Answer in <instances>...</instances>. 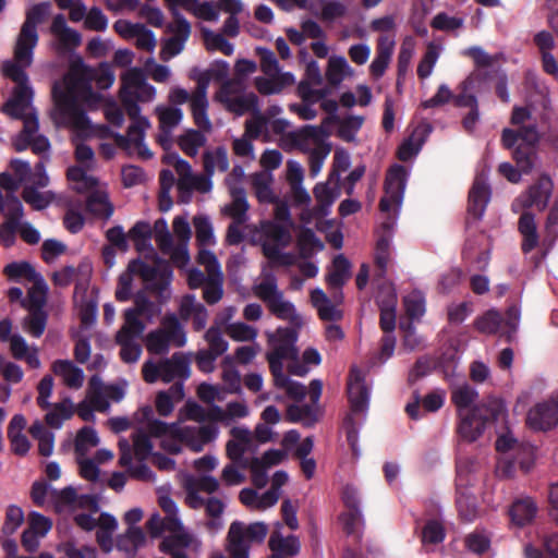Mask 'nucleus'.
<instances>
[{
  "instance_id": "nucleus-6",
  "label": "nucleus",
  "mask_w": 558,
  "mask_h": 558,
  "mask_svg": "<svg viewBox=\"0 0 558 558\" xmlns=\"http://www.w3.org/2000/svg\"><path fill=\"white\" fill-rule=\"evenodd\" d=\"M292 226L288 205L276 202L275 221L263 220L259 225H248L244 231L252 244L260 246L269 264L290 266L294 264L295 255L283 250L292 242Z\"/></svg>"
},
{
  "instance_id": "nucleus-2",
  "label": "nucleus",
  "mask_w": 558,
  "mask_h": 558,
  "mask_svg": "<svg viewBox=\"0 0 558 558\" xmlns=\"http://www.w3.org/2000/svg\"><path fill=\"white\" fill-rule=\"evenodd\" d=\"M134 420L140 427L133 435V447L136 459L146 460L153 450L150 437L158 438L161 447L170 453H179L181 444L192 451L199 452L204 447L217 439L219 427L215 423L197 426L181 423H165L154 417L151 408L144 407L135 413Z\"/></svg>"
},
{
  "instance_id": "nucleus-38",
  "label": "nucleus",
  "mask_w": 558,
  "mask_h": 558,
  "mask_svg": "<svg viewBox=\"0 0 558 558\" xmlns=\"http://www.w3.org/2000/svg\"><path fill=\"white\" fill-rule=\"evenodd\" d=\"M432 132V125L428 122H421L412 134L400 145L398 157L402 161H409L415 158L421 151L426 138Z\"/></svg>"
},
{
  "instance_id": "nucleus-21",
  "label": "nucleus",
  "mask_w": 558,
  "mask_h": 558,
  "mask_svg": "<svg viewBox=\"0 0 558 558\" xmlns=\"http://www.w3.org/2000/svg\"><path fill=\"white\" fill-rule=\"evenodd\" d=\"M143 378L148 384H154L158 379L163 383H170L174 379H186L190 376L189 362L179 353L170 359H165L158 363L148 360L142 367Z\"/></svg>"
},
{
  "instance_id": "nucleus-11",
  "label": "nucleus",
  "mask_w": 558,
  "mask_h": 558,
  "mask_svg": "<svg viewBox=\"0 0 558 558\" xmlns=\"http://www.w3.org/2000/svg\"><path fill=\"white\" fill-rule=\"evenodd\" d=\"M163 159L174 168L178 174L179 190L186 192L193 190L202 193L209 192L213 187L210 177L215 172H226L229 169L228 151L225 147H216L204 153L203 162L206 175L194 174L191 165L177 153L167 154Z\"/></svg>"
},
{
  "instance_id": "nucleus-39",
  "label": "nucleus",
  "mask_w": 558,
  "mask_h": 558,
  "mask_svg": "<svg viewBox=\"0 0 558 558\" xmlns=\"http://www.w3.org/2000/svg\"><path fill=\"white\" fill-rule=\"evenodd\" d=\"M267 307L276 317L290 323L293 326L292 331L295 333V328H301L305 324V318L296 311L294 304L284 298L283 293L277 294V298L269 302ZM289 329L291 330V328Z\"/></svg>"
},
{
  "instance_id": "nucleus-14",
  "label": "nucleus",
  "mask_w": 558,
  "mask_h": 558,
  "mask_svg": "<svg viewBox=\"0 0 558 558\" xmlns=\"http://www.w3.org/2000/svg\"><path fill=\"white\" fill-rule=\"evenodd\" d=\"M68 180L73 190L88 193L86 206L95 217L109 219L113 214V205L109 201L107 186L80 166L68 170Z\"/></svg>"
},
{
  "instance_id": "nucleus-23",
  "label": "nucleus",
  "mask_w": 558,
  "mask_h": 558,
  "mask_svg": "<svg viewBox=\"0 0 558 558\" xmlns=\"http://www.w3.org/2000/svg\"><path fill=\"white\" fill-rule=\"evenodd\" d=\"M49 33L52 36L50 48L60 56L72 52L82 43L81 34L68 25L62 14L52 19Z\"/></svg>"
},
{
  "instance_id": "nucleus-43",
  "label": "nucleus",
  "mask_w": 558,
  "mask_h": 558,
  "mask_svg": "<svg viewBox=\"0 0 558 558\" xmlns=\"http://www.w3.org/2000/svg\"><path fill=\"white\" fill-rule=\"evenodd\" d=\"M208 106L207 92L204 90V86L202 89L196 88L195 92L192 93L190 108L194 123L198 129L205 132H210L213 129L211 121L207 113Z\"/></svg>"
},
{
  "instance_id": "nucleus-47",
  "label": "nucleus",
  "mask_w": 558,
  "mask_h": 558,
  "mask_svg": "<svg viewBox=\"0 0 558 558\" xmlns=\"http://www.w3.org/2000/svg\"><path fill=\"white\" fill-rule=\"evenodd\" d=\"M228 187L231 195V203L226 205L223 213L238 222H245L247 219L248 203L242 186H234L228 180Z\"/></svg>"
},
{
  "instance_id": "nucleus-42",
  "label": "nucleus",
  "mask_w": 558,
  "mask_h": 558,
  "mask_svg": "<svg viewBox=\"0 0 558 558\" xmlns=\"http://www.w3.org/2000/svg\"><path fill=\"white\" fill-rule=\"evenodd\" d=\"M294 83L295 76L291 72H278V74L264 75L255 78V86L263 95L279 94Z\"/></svg>"
},
{
  "instance_id": "nucleus-53",
  "label": "nucleus",
  "mask_w": 558,
  "mask_h": 558,
  "mask_svg": "<svg viewBox=\"0 0 558 558\" xmlns=\"http://www.w3.org/2000/svg\"><path fill=\"white\" fill-rule=\"evenodd\" d=\"M488 238L484 233H480L474 236H469L463 255L469 260L476 262L480 266H485L488 262Z\"/></svg>"
},
{
  "instance_id": "nucleus-62",
  "label": "nucleus",
  "mask_w": 558,
  "mask_h": 558,
  "mask_svg": "<svg viewBox=\"0 0 558 558\" xmlns=\"http://www.w3.org/2000/svg\"><path fill=\"white\" fill-rule=\"evenodd\" d=\"M88 402L93 409L99 412L108 411L110 401L105 390V385L99 376L95 375L89 380L88 391L86 395Z\"/></svg>"
},
{
  "instance_id": "nucleus-40",
  "label": "nucleus",
  "mask_w": 558,
  "mask_h": 558,
  "mask_svg": "<svg viewBox=\"0 0 558 558\" xmlns=\"http://www.w3.org/2000/svg\"><path fill=\"white\" fill-rule=\"evenodd\" d=\"M252 291L254 295L266 305L277 298V294L282 293L278 289L275 275L269 270V264L263 265L260 275L255 279L252 286Z\"/></svg>"
},
{
  "instance_id": "nucleus-12",
  "label": "nucleus",
  "mask_w": 558,
  "mask_h": 558,
  "mask_svg": "<svg viewBox=\"0 0 558 558\" xmlns=\"http://www.w3.org/2000/svg\"><path fill=\"white\" fill-rule=\"evenodd\" d=\"M511 123L519 126L518 131L505 129L502 143L508 148H514L513 157L522 172H529L534 165L535 145L538 142V132L531 123V112L523 107H515Z\"/></svg>"
},
{
  "instance_id": "nucleus-28",
  "label": "nucleus",
  "mask_w": 558,
  "mask_h": 558,
  "mask_svg": "<svg viewBox=\"0 0 558 558\" xmlns=\"http://www.w3.org/2000/svg\"><path fill=\"white\" fill-rule=\"evenodd\" d=\"M553 192V182L550 178L543 175L537 183L529 191L518 197L512 207L517 211L520 208L536 207L538 210L545 209Z\"/></svg>"
},
{
  "instance_id": "nucleus-48",
  "label": "nucleus",
  "mask_w": 558,
  "mask_h": 558,
  "mask_svg": "<svg viewBox=\"0 0 558 558\" xmlns=\"http://www.w3.org/2000/svg\"><path fill=\"white\" fill-rule=\"evenodd\" d=\"M119 447H120V451H121V454L119 458V463L121 466L128 469V471L132 477L141 480V481H147V482L156 481L155 473L146 464H140L136 466H134L132 464L131 448H130V444L126 439H120Z\"/></svg>"
},
{
  "instance_id": "nucleus-49",
  "label": "nucleus",
  "mask_w": 558,
  "mask_h": 558,
  "mask_svg": "<svg viewBox=\"0 0 558 558\" xmlns=\"http://www.w3.org/2000/svg\"><path fill=\"white\" fill-rule=\"evenodd\" d=\"M52 371L69 388L78 389L84 384L85 375L83 369L69 360L53 362Z\"/></svg>"
},
{
  "instance_id": "nucleus-46",
  "label": "nucleus",
  "mask_w": 558,
  "mask_h": 558,
  "mask_svg": "<svg viewBox=\"0 0 558 558\" xmlns=\"http://www.w3.org/2000/svg\"><path fill=\"white\" fill-rule=\"evenodd\" d=\"M271 558H291L300 550L299 538L294 535L283 536L280 531H274L269 537Z\"/></svg>"
},
{
  "instance_id": "nucleus-55",
  "label": "nucleus",
  "mask_w": 558,
  "mask_h": 558,
  "mask_svg": "<svg viewBox=\"0 0 558 558\" xmlns=\"http://www.w3.org/2000/svg\"><path fill=\"white\" fill-rule=\"evenodd\" d=\"M151 227L148 222L137 221L129 231V239L142 255L154 254Z\"/></svg>"
},
{
  "instance_id": "nucleus-20",
  "label": "nucleus",
  "mask_w": 558,
  "mask_h": 558,
  "mask_svg": "<svg viewBox=\"0 0 558 558\" xmlns=\"http://www.w3.org/2000/svg\"><path fill=\"white\" fill-rule=\"evenodd\" d=\"M186 336L174 314L166 315L160 328L146 336V348L153 354H166L171 345L183 347Z\"/></svg>"
},
{
  "instance_id": "nucleus-19",
  "label": "nucleus",
  "mask_w": 558,
  "mask_h": 558,
  "mask_svg": "<svg viewBox=\"0 0 558 558\" xmlns=\"http://www.w3.org/2000/svg\"><path fill=\"white\" fill-rule=\"evenodd\" d=\"M505 420H507V417ZM505 423L506 421L495 423L496 425H500L496 440V450L499 453L496 473L500 477H510L513 474V466L511 464L512 457H514V453L531 457L532 445L519 441L512 430L509 429L508 426H504Z\"/></svg>"
},
{
  "instance_id": "nucleus-52",
  "label": "nucleus",
  "mask_w": 558,
  "mask_h": 558,
  "mask_svg": "<svg viewBox=\"0 0 558 558\" xmlns=\"http://www.w3.org/2000/svg\"><path fill=\"white\" fill-rule=\"evenodd\" d=\"M145 544L146 535L138 526L128 527V530L117 538V548L129 557H133Z\"/></svg>"
},
{
  "instance_id": "nucleus-41",
  "label": "nucleus",
  "mask_w": 558,
  "mask_h": 558,
  "mask_svg": "<svg viewBox=\"0 0 558 558\" xmlns=\"http://www.w3.org/2000/svg\"><path fill=\"white\" fill-rule=\"evenodd\" d=\"M12 356L20 361H25L32 368H39L41 362L38 356V348L27 343L20 333L11 335L8 339Z\"/></svg>"
},
{
  "instance_id": "nucleus-29",
  "label": "nucleus",
  "mask_w": 558,
  "mask_h": 558,
  "mask_svg": "<svg viewBox=\"0 0 558 558\" xmlns=\"http://www.w3.org/2000/svg\"><path fill=\"white\" fill-rule=\"evenodd\" d=\"M526 422L536 430H547L558 425V398H549L533 407Z\"/></svg>"
},
{
  "instance_id": "nucleus-60",
  "label": "nucleus",
  "mask_w": 558,
  "mask_h": 558,
  "mask_svg": "<svg viewBox=\"0 0 558 558\" xmlns=\"http://www.w3.org/2000/svg\"><path fill=\"white\" fill-rule=\"evenodd\" d=\"M477 471V462L471 457H461L457 461V489H470L475 483V473Z\"/></svg>"
},
{
  "instance_id": "nucleus-30",
  "label": "nucleus",
  "mask_w": 558,
  "mask_h": 558,
  "mask_svg": "<svg viewBox=\"0 0 558 558\" xmlns=\"http://www.w3.org/2000/svg\"><path fill=\"white\" fill-rule=\"evenodd\" d=\"M51 507L58 512H68L76 510H90L97 508V501L89 495H77L75 489L66 487L62 490H57L52 500Z\"/></svg>"
},
{
  "instance_id": "nucleus-31",
  "label": "nucleus",
  "mask_w": 558,
  "mask_h": 558,
  "mask_svg": "<svg viewBox=\"0 0 558 558\" xmlns=\"http://www.w3.org/2000/svg\"><path fill=\"white\" fill-rule=\"evenodd\" d=\"M52 521L38 513L32 512L28 517V527L22 533L21 542L25 550L34 553L40 545V539L44 538L51 530Z\"/></svg>"
},
{
  "instance_id": "nucleus-64",
  "label": "nucleus",
  "mask_w": 558,
  "mask_h": 558,
  "mask_svg": "<svg viewBox=\"0 0 558 558\" xmlns=\"http://www.w3.org/2000/svg\"><path fill=\"white\" fill-rule=\"evenodd\" d=\"M274 177L271 172L260 171L252 177V184L256 197L262 203H274L275 195L271 189Z\"/></svg>"
},
{
  "instance_id": "nucleus-16",
  "label": "nucleus",
  "mask_w": 558,
  "mask_h": 558,
  "mask_svg": "<svg viewBox=\"0 0 558 558\" xmlns=\"http://www.w3.org/2000/svg\"><path fill=\"white\" fill-rule=\"evenodd\" d=\"M17 185L5 174H0V214L7 221L0 225V244L10 247L15 242L19 220L23 217V205L16 196Z\"/></svg>"
},
{
  "instance_id": "nucleus-17",
  "label": "nucleus",
  "mask_w": 558,
  "mask_h": 558,
  "mask_svg": "<svg viewBox=\"0 0 558 558\" xmlns=\"http://www.w3.org/2000/svg\"><path fill=\"white\" fill-rule=\"evenodd\" d=\"M518 227L522 236V250L524 253H529L538 246H541L545 253L548 252L558 239V199L549 210L542 241L537 232L535 217L530 211H524L520 216Z\"/></svg>"
},
{
  "instance_id": "nucleus-34",
  "label": "nucleus",
  "mask_w": 558,
  "mask_h": 558,
  "mask_svg": "<svg viewBox=\"0 0 558 558\" xmlns=\"http://www.w3.org/2000/svg\"><path fill=\"white\" fill-rule=\"evenodd\" d=\"M488 172L483 169L477 173L469 195V211L475 219H481L490 199V189L487 183Z\"/></svg>"
},
{
  "instance_id": "nucleus-13",
  "label": "nucleus",
  "mask_w": 558,
  "mask_h": 558,
  "mask_svg": "<svg viewBox=\"0 0 558 558\" xmlns=\"http://www.w3.org/2000/svg\"><path fill=\"white\" fill-rule=\"evenodd\" d=\"M138 275L144 280L146 288L157 292L161 298H168L169 287L172 281V270L167 263H158L156 267H149L140 259L132 260L126 271L119 277L116 290L117 300L128 301L132 293L133 276Z\"/></svg>"
},
{
  "instance_id": "nucleus-3",
  "label": "nucleus",
  "mask_w": 558,
  "mask_h": 558,
  "mask_svg": "<svg viewBox=\"0 0 558 558\" xmlns=\"http://www.w3.org/2000/svg\"><path fill=\"white\" fill-rule=\"evenodd\" d=\"M156 88L150 85L142 70L131 68L121 75L120 99L131 120L126 135L108 130L105 137H113L117 146L129 155L148 159L151 153L145 144V133L150 128L149 120L141 114L140 102H151L156 98Z\"/></svg>"
},
{
  "instance_id": "nucleus-7",
  "label": "nucleus",
  "mask_w": 558,
  "mask_h": 558,
  "mask_svg": "<svg viewBox=\"0 0 558 558\" xmlns=\"http://www.w3.org/2000/svg\"><path fill=\"white\" fill-rule=\"evenodd\" d=\"M270 351L267 353L270 372L274 376V384L277 388L286 391L289 398L302 400L307 390L304 385L290 379L283 373V363L288 362L290 373L303 376L308 368L299 365L298 349L295 347L298 333L288 328H278L275 332H266Z\"/></svg>"
},
{
  "instance_id": "nucleus-26",
  "label": "nucleus",
  "mask_w": 558,
  "mask_h": 558,
  "mask_svg": "<svg viewBox=\"0 0 558 558\" xmlns=\"http://www.w3.org/2000/svg\"><path fill=\"white\" fill-rule=\"evenodd\" d=\"M172 229L175 241L173 240V248L168 256L172 263L182 268L190 262L189 242L191 239V227L185 217L177 216L172 221Z\"/></svg>"
},
{
  "instance_id": "nucleus-59",
  "label": "nucleus",
  "mask_w": 558,
  "mask_h": 558,
  "mask_svg": "<svg viewBox=\"0 0 558 558\" xmlns=\"http://www.w3.org/2000/svg\"><path fill=\"white\" fill-rule=\"evenodd\" d=\"M184 397L183 385L177 383L168 391H160L156 397V410L161 416H168L174 409V403Z\"/></svg>"
},
{
  "instance_id": "nucleus-58",
  "label": "nucleus",
  "mask_w": 558,
  "mask_h": 558,
  "mask_svg": "<svg viewBox=\"0 0 558 558\" xmlns=\"http://www.w3.org/2000/svg\"><path fill=\"white\" fill-rule=\"evenodd\" d=\"M205 131L189 129L185 130L178 137V145L180 149L190 157H195L199 149L207 143V136Z\"/></svg>"
},
{
  "instance_id": "nucleus-24",
  "label": "nucleus",
  "mask_w": 558,
  "mask_h": 558,
  "mask_svg": "<svg viewBox=\"0 0 558 558\" xmlns=\"http://www.w3.org/2000/svg\"><path fill=\"white\" fill-rule=\"evenodd\" d=\"M167 31L170 37L162 43L160 50V59L162 61H169L183 51L191 34V25L184 16H177L174 21L168 25Z\"/></svg>"
},
{
  "instance_id": "nucleus-50",
  "label": "nucleus",
  "mask_w": 558,
  "mask_h": 558,
  "mask_svg": "<svg viewBox=\"0 0 558 558\" xmlns=\"http://www.w3.org/2000/svg\"><path fill=\"white\" fill-rule=\"evenodd\" d=\"M240 500L251 510L265 511L278 501V494L275 490H267L263 494L251 488H244L240 492Z\"/></svg>"
},
{
  "instance_id": "nucleus-61",
  "label": "nucleus",
  "mask_w": 558,
  "mask_h": 558,
  "mask_svg": "<svg viewBox=\"0 0 558 558\" xmlns=\"http://www.w3.org/2000/svg\"><path fill=\"white\" fill-rule=\"evenodd\" d=\"M221 380L227 393H240L242 391L241 375L236 369L232 355H226L221 361Z\"/></svg>"
},
{
  "instance_id": "nucleus-32",
  "label": "nucleus",
  "mask_w": 558,
  "mask_h": 558,
  "mask_svg": "<svg viewBox=\"0 0 558 558\" xmlns=\"http://www.w3.org/2000/svg\"><path fill=\"white\" fill-rule=\"evenodd\" d=\"M131 322L123 324L116 335V342L120 345V356L125 363H136L142 355V345L140 338L143 333H137L135 328L131 327Z\"/></svg>"
},
{
  "instance_id": "nucleus-44",
  "label": "nucleus",
  "mask_w": 558,
  "mask_h": 558,
  "mask_svg": "<svg viewBox=\"0 0 558 558\" xmlns=\"http://www.w3.org/2000/svg\"><path fill=\"white\" fill-rule=\"evenodd\" d=\"M118 526V520L112 514L108 512H101L98 514L96 539L105 553L112 551L113 534L117 532Z\"/></svg>"
},
{
  "instance_id": "nucleus-57",
  "label": "nucleus",
  "mask_w": 558,
  "mask_h": 558,
  "mask_svg": "<svg viewBox=\"0 0 558 558\" xmlns=\"http://www.w3.org/2000/svg\"><path fill=\"white\" fill-rule=\"evenodd\" d=\"M31 287L27 290L26 300H22V306L25 308H41L47 301L48 286L43 276L38 274L35 278L28 281Z\"/></svg>"
},
{
  "instance_id": "nucleus-25",
  "label": "nucleus",
  "mask_w": 558,
  "mask_h": 558,
  "mask_svg": "<svg viewBox=\"0 0 558 558\" xmlns=\"http://www.w3.org/2000/svg\"><path fill=\"white\" fill-rule=\"evenodd\" d=\"M159 314L160 307L141 292L135 295L134 306L124 311L123 324H128L130 319L131 327L135 328L137 333H143L146 323H151Z\"/></svg>"
},
{
  "instance_id": "nucleus-5",
  "label": "nucleus",
  "mask_w": 558,
  "mask_h": 558,
  "mask_svg": "<svg viewBox=\"0 0 558 558\" xmlns=\"http://www.w3.org/2000/svg\"><path fill=\"white\" fill-rule=\"evenodd\" d=\"M477 391L468 384H461L452 389V401L459 416L458 432L460 436L474 441L483 435L492 423L504 422L507 409L501 399L488 398L475 404Z\"/></svg>"
},
{
  "instance_id": "nucleus-35",
  "label": "nucleus",
  "mask_w": 558,
  "mask_h": 558,
  "mask_svg": "<svg viewBox=\"0 0 558 558\" xmlns=\"http://www.w3.org/2000/svg\"><path fill=\"white\" fill-rule=\"evenodd\" d=\"M230 433L231 439L227 442V454L232 462L245 468L247 462L243 460V456L254 447L252 432L247 427L236 426Z\"/></svg>"
},
{
  "instance_id": "nucleus-45",
  "label": "nucleus",
  "mask_w": 558,
  "mask_h": 558,
  "mask_svg": "<svg viewBox=\"0 0 558 558\" xmlns=\"http://www.w3.org/2000/svg\"><path fill=\"white\" fill-rule=\"evenodd\" d=\"M335 173H331L327 182L317 183L314 187V196L316 199L315 213L320 216H327L331 206L339 197V190L336 185H331V179Z\"/></svg>"
},
{
  "instance_id": "nucleus-63",
  "label": "nucleus",
  "mask_w": 558,
  "mask_h": 558,
  "mask_svg": "<svg viewBox=\"0 0 558 558\" xmlns=\"http://www.w3.org/2000/svg\"><path fill=\"white\" fill-rule=\"evenodd\" d=\"M27 316L22 320V328L34 338H39L47 325V313L41 308H26Z\"/></svg>"
},
{
  "instance_id": "nucleus-33",
  "label": "nucleus",
  "mask_w": 558,
  "mask_h": 558,
  "mask_svg": "<svg viewBox=\"0 0 558 558\" xmlns=\"http://www.w3.org/2000/svg\"><path fill=\"white\" fill-rule=\"evenodd\" d=\"M201 546L202 542L197 536L189 531H182L165 537L159 548L162 553L169 554L171 558H189L182 549L196 553L201 549Z\"/></svg>"
},
{
  "instance_id": "nucleus-36",
  "label": "nucleus",
  "mask_w": 558,
  "mask_h": 558,
  "mask_svg": "<svg viewBox=\"0 0 558 558\" xmlns=\"http://www.w3.org/2000/svg\"><path fill=\"white\" fill-rule=\"evenodd\" d=\"M286 168V180L290 185L293 201L300 205H308L311 203V195L303 185L305 175L303 166L296 160L289 159Z\"/></svg>"
},
{
  "instance_id": "nucleus-51",
  "label": "nucleus",
  "mask_w": 558,
  "mask_h": 558,
  "mask_svg": "<svg viewBox=\"0 0 558 558\" xmlns=\"http://www.w3.org/2000/svg\"><path fill=\"white\" fill-rule=\"evenodd\" d=\"M534 43L542 53L543 69L548 74H558V64L550 53L555 46L551 34L547 31H541L534 36Z\"/></svg>"
},
{
  "instance_id": "nucleus-54",
  "label": "nucleus",
  "mask_w": 558,
  "mask_h": 558,
  "mask_svg": "<svg viewBox=\"0 0 558 558\" xmlns=\"http://www.w3.org/2000/svg\"><path fill=\"white\" fill-rule=\"evenodd\" d=\"M325 75L330 85L339 86L345 78L354 75V70L344 57L331 56Z\"/></svg>"
},
{
  "instance_id": "nucleus-15",
  "label": "nucleus",
  "mask_w": 558,
  "mask_h": 558,
  "mask_svg": "<svg viewBox=\"0 0 558 558\" xmlns=\"http://www.w3.org/2000/svg\"><path fill=\"white\" fill-rule=\"evenodd\" d=\"M192 465L199 474L198 476L182 472L179 474V477L185 492L186 505L193 509H198L203 506V498L199 496V492L211 494L219 487L218 481L214 476L208 475L209 472L218 466V459L215 456L206 454L194 460Z\"/></svg>"
},
{
  "instance_id": "nucleus-22",
  "label": "nucleus",
  "mask_w": 558,
  "mask_h": 558,
  "mask_svg": "<svg viewBox=\"0 0 558 558\" xmlns=\"http://www.w3.org/2000/svg\"><path fill=\"white\" fill-rule=\"evenodd\" d=\"M283 146L289 149L296 148L308 155L330 147L325 141L323 130L312 125L289 132Z\"/></svg>"
},
{
  "instance_id": "nucleus-8",
  "label": "nucleus",
  "mask_w": 558,
  "mask_h": 558,
  "mask_svg": "<svg viewBox=\"0 0 558 558\" xmlns=\"http://www.w3.org/2000/svg\"><path fill=\"white\" fill-rule=\"evenodd\" d=\"M51 11V3L45 1L34 4L26 10V19L16 37L13 58L1 64L3 76L14 83H25L28 80L26 69L32 65L34 50L38 44L37 25L43 23Z\"/></svg>"
},
{
  "instance_id": "nucleus-18",
  "label": "nucleus",
  "mask_w": 558,
  "mask_h": 558,
  "mask_svg": "<svg viewBox=\"0 0 558 558\" xmlns=\"http://www.w3.org/2000/svg\"><path fill=\"white\" fill-rule=\"evenodd\" d=\"M348 393L351 403L352 413L348 416L345 424L349 425L353 415L364 413L368 407L369 389L365 383V374L357 367L351 369L348 383ZM347 439L353 453L359 457L360 448L357 446V432L354 426H348Z\"/></svg>"
},
{
  "instance_id": "nucleus-37",
  "label": "nucleus",
  "mask_w": 558,
  "mask_h": 558,
  "mask_svg": "<svg viewBox=\"0 0 558 558\" xmlns=\"http://www.w3.org/2000/svg\"><path fill=\"white\" fill-rule=\"evenodd\" d=\"M311 303L324 320H337L342 316V312L339 308L341 295L338 293L332 295L331 301L320 288H316L311 291Z\"/></svg>"
},
{
  "instance_id": "nucleus-10",
  "label": "nucleus",
  "mask_w": 558,
  "mask_h": 558,
  "mask_svg": "<svg viewBox=\"0 0 558 558\" xmlns=\"http://www.w3.org/2000/svg\"><path fill=\"white\" fill-rule=\"evenodd\" d=\"M229 63L223 60L214 61L208 69L201 70L193 68L190 71V78L196 82V88L207 92L210 82L223 81L220 89L216 94V100L225 108L236 116H242L248 111H256L258 99L253 93H244L239 81L228 80Z\"/></svg>"
},
{
  "instance_id": "nucleus-27",
  "label": "nucleus",
  "mask_w": 558,
  "mask_h": 558,
  "mask_svg": "<svg viewBox=\"0 0 558 558\" xmlns=\"http://www.w3.org/2000/svg\"><path fill=\"white\" fill-rule=\"evenodd\" d=\"M10 168L15 178L9 173L7 174L16 183L17 190L23 183L25 185L35 183L41 187H46L49 184V177L46 172L44 161L36 163L34 171H32L29 162L22 159H12Z\"/></svg>"
},
{
  "instance_id": "nucleus-4",
  "label": "nucleus",
  "mask_w": 558,
  "mask_h": 558,
  "mask_svg": "<svg viewBox=\"0 0 558 558\" xmlns=\"http://www.w3.org/2000/svg\"><path fill=\"white\" fill-rule=\"evenodd\" d=\"M410 171L401 165L391 166L384 181V195L379 202L378 226L376 229L375 262L385 272L391 259V240L402 207Z\"/></svg>"
},
{
  "instance_id": "nucleus-1",
  "label": "nucleus",
  "mask_w": 558,
  "mask_h": 558,
  "mask_svg": "<svg viewBox=\"0 0 558 558\" xmlns=\"http://www.w3.org/2000/svg\"><path fill=\"white\" fill-rule=\"evenodd\" d=\"M116 76L108 63L93 69L81 57H75L69 72L52 88L54 108L51 117L57 125L70 128L77 137L108 134L106 126L93 125L85 114L86 108L99 102V95L93 90L92 82L100 89H107L114 83Z\"/></svg>"
},
{
  "instance_id": "nucleus-9",
  "label": "nucleus",
  "mask_w": 558,
  "mask_h": 558,
  "mask_svg": "<svg viewBox=\"0 0 558 558\" xmlns=\"http://www.w3.org/2000/svg\"><path fill=\"white\" fill-rule=\"evenodd\" d=\"M12 97L3 105L2 111L8 116L23 120V131L14 138L13 145L22 151L32 147L33 151L48 158L50 143L47 137L38 135V118L32 105L33 89L27 80L25 83H15Z\"/></svg>"
},
{
  "instance_id": "nucleus-56",
  "label": "nucleus",
  "mask_w": 558,
  "mask_h": 558,
  "mask_svg": "<svg viewBox=\"0 0 558 558\" xmlns=\"http://www.w3.org/2000/svg\"><path fill=\"white\" fill-rule=\"evenodd\" d=\"M536 512L537 507L534 500L529 497L515 500L509 509L511 522L517 526L531 523Z\"/></svg>"
}]
</instances>
